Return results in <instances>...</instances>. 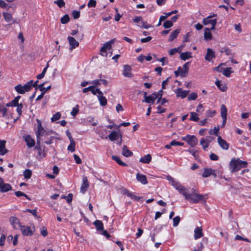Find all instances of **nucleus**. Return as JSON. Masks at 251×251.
I'll use <instances>...</instances> for the list:
<instances>
[{
	"label": "nucleus",
	"mask_w": 251,
	"mask_h": 251,
	"mask_svg": "<svg viewBox=\"0 0 251 251\" xmlns=\"http://www.w3.org/2000/svg\"><path fill=\"white\" fill-rule=\"evenodd\" d=\"M74 159H75V162L77 164H80V163H81V162H82L81 160L80 157L77 155H76L75 154H74Z\"/></svg>",
	"instance_id": "nucleus-60"
},
{
	"label": "nucleus",
	"mask_w": 251,
	"mask_h": 251,
	"mask_svg": "<svg viewBox=\"0 0 251 251\" xmlns=\"http://www.w3.org/2000/svg\"><path fill=\"white\" fill-rule=\"evenodd\" d=\"M227 108L224 104H222L221 107V115L222 118H226Z\"/></svg>",
	"instance_id": "nucleus-31"
},
{
	"label": "nucleus",
	"mask_w": 251,
	"mask_h": 251,
	"mask_svg": "<svg viewBox=\"0 0 251 251\" xmlns=\"http://www.w3.org/2000/svg\"><path fill=\"white\" fill-rule=\"evenodd\" d=\"M75 143L74 141H70V144L68 147V150L71 151V152H74L75 151Z\"/></svg>",
	"instance_id": "nucleus-41"
},
{
	"label": "nucleus",
	"mask_w": 251,
	"mask_h": 251,
	"mask_svg": "<svg viewBox=\"0 0 251 251\" xmlns=\"http://www.w3.org/2000/svg\"><path fill=\"white\" fill-rule=\"evenodd\" d=\"M203 235L202 232V228L201 227H197L195 228L194 230V238L197 240L201 237H202Z\"/></svg>",
	"instance_id": "nucleus-19"
},
{
	"label": "nucleus",
	"mask_w": 251,
	"mask_h": 251,
	"mask_svg": "<svg viewBox=\"0 0 251 251\" xmlns=\"http://www.w3.org/2000/svg\"><path fill=\"white\" fill-rule=\"evenodd\" d=\"M122 153L126 157L131 156L133 154V153L128 149L126 145H124L123 147Z\"/></svg>",
	"instance_id": "nucleus-25"
},
{
	"label": "nucleus",
	"mask_w": 251,
	"mask_h": 251,
	"mask_svg": "<svg viewBox=\"0 0 251 251\" xmlns=\"http://www.w3.org/2000/svg\"><path fill=\"white\" fill-rule=\"evenodd\" d=\"M44 84H45V83H43L38 85V88L39 89V90L41 91L42 92V93H44V94H45V93H46V91H47L48 90H49L50 89L51 86H49L47 88L44 87Z\"/></svg>",
	"instance_id": "nucleus-37"
},
{
	"label": "nucleus",
	"mask_w": 251,
	"mask_h": 251,
	"mask_svg": "<svg viewBox=\"0 0 251 251\" xmlns=\"http://www.w3.org/2000/svg\"><path fill=\"white\" fill-rule=\"evenodd\" d=\"M24 138L28 147L31 148L35 145L34 140L29 135L25 136Z\"/></svg>",
	"instance_id": "nucleus-24"
},
{
	"label": "nucleus",
	"mask_w": 251,
	"mask_h": 251,
	"mask_svg": "<svg viewBox=\"0 0 251 251\" xmlns=\"http://www.w3.org/2000/svg\"><path fill=\"white\" fill-rule=\"evenodd\" d=\"M0 189L1 192H6L12 189V187L8 183L4 182L2 179H0Z\"/></svg>",
	"instance_id": "nucleus-9"
},
{
	"label": "nucleus",
	"mask_w": 251,
	"mask_h": 251,
	"mask_svg": "<svg viewBox=\"0 0 251 251\" xmlns=\"http://www.w3.org/2000/svg\"><path fill=\"white\" fill-rule=\"evenodd\" d=\"M182 140L186 141L192 147H194L198 143V139L194 135H187L182 138Z\"/></svg>",
	"instance_id": "nucleus-8"
},
{
	"label": "nucleus",
	"mask_w": 251,
	"mask_h": 251,
	"mask_svg": "<svg viewBox=\"0 0 251 251\" xmlns=\"http://www.w3.org/2000/svg\"><path fill=\"white\" fill-rule=\"evenodd\" d=\"M20 98V96L16 97L13 100L11 101L12 104L13 106H16V105H18V101Z\"/></svg>",
	"instance_id": "nucleus-54"
},
{
	"label": "nucleus",
	"mask_w": 251,
	"mask_h": 251,
	"mask_svg": "<svg viewBox=\"0 0 251 251\" xmlns=\"http://www.w3.org/2000/svg\"><path fill=\"white\" fill-rule=\"evenodd\" d=\"M94 225L96 226L97 230H101L103 229V225L101 221L100 220H96L94 223Z\"/></svg>",
	"instance_id": "nucleus-34"
},
{
	"label": "nucleus",
	"mask_w": 251,
	"mask_h": 251,
	"mask_svg": "<svg viewBox=\"0 0 251 251\" xmlns=\"http://www.w3.org/2000/svg\"><path fill=\"white\" fill-rule=\"evenodd\" d=\"M16 106H17L16 111L20 116L22 113V108L23 107V105L22 103H20L19 104H18Z\"/></svg>",
	"instance_id": "nucleus-50"
},
{
	"label": "nucleus",
	"mask_w": 251,
	"mask_h": 251,
	"mask_svg": "<svg viewBox=\"0 0 251 251\" xmlns=\"http://www.w3.org/2000/svg\"><path fill=\"white\" fill-rule=\"evenodd\" d=\"M177 72H179L180 75L182 77L185 76L187 74L186 73V71H185V70H184L183 69L180 67H179L178 68Z\"/></svg>",
	"instance_id": "nucleus-48"
},
{
	"label": "nucleus",
	"mask_w": 251,
	"mask_h": 251,
	"mask_svg": "<svg viewBox=\"0 0 251 251\" xmlns=\"http://www.w3.org/2000/svg\"><path fill=\"white\" fill-rule=\"evenodd\" d=\"M68 40L70 44V50H72L74 49L77 47L79 45L78 41H76L75 37H68Z\"/></svg>",
	"instance_id": "nucleus-13"
},
{
	"label": "nucleus",
	"mask_w": 251,
	"mask_h": 251,
	"mask_svg": "<svg viewBox=\"0 0 251 251\" xmlns=\"http://www.w3.org/2000/svg\"><path fill=\"white\" fill-rule=\"evenodd\" d=\"M217 142L220 147L225 150H227L229 148V144L223 139L221 136H218Z\"/></svg>",
	"instance_id": "nucleus-11"
},
{
	"label": "nucleus",
	"mask_w": 251,
	"mask_h": 251,
	"mask_svg": "<svg viewBox=\"0 0 251 251\" xmlns=\"http://www.w3.org/2000/svg\"><path fill=\"white\" fill-rule=\"evenodd\" d=\"M178 32H172L169 36V38L168 41L169 42L173 41L175 39H176L178 36Z\"/></svg>",
	"instance_id": "nucleus-44"
},
{
	"label": "nucleus",
	"mask_w": 251,
	"mask_h": 251,
	"mask_svg": "<svg viewBox=\"0 0 251 251\" xmlns=\"http://www.w3.org/2000/svg\"><path fill=\"white\" fill-rule=\"evenodd\" d=\"M216 17V14H213L203 19L202 23L206 26V30H211L215 29L217 22Z\"/></svg>",
	"instance_id": "nucleus-4"
},
{
	"label": "nucleus",
	"mask_w": 251,
	"mask_h": 251,
	"mask_svg": "<svg viewBox=\"0 0 251 251\" xmlns=\"http://www.w3.org/2000/svg\"><path fill=\"white\" fill-rule=\"evenodd\" d=\"M200 144L202 146V149L205 150L209 146L208 141H206L204 138H202L200 141Z\"/></svg>",
	"instance_id": "nucleus-33"
},
{
	"label": "nucleus",
	"mask_w": 251,
	"mask_h": 251,
	"mask_svg": "<svg viewBox=\"0 0 251 251\" xmlns=\"http://www.w3.org/2000/svg\"><path fill=\"white\" fill-rule=\"evenodd\" d=\"M215 57L214 52L211 49L208 48L207 50V53L205 56V59L206 61H210L213 58Z\"/></svg>",
	"instance_id": "nucleus-20"
},
{
	"label": "nucleus",
	"mask_w": 251,
	"mask_h": 251,
	"mask_svg": "<svg viewBox=\"0 0 251 251\" xmlns=\"http://www.w3.org/2000/svg\"><path fill=\"white\" fill-rule=\"evenodd\" d=\"M138 25L141 26V28H144L145 29H148L151 27V25L148 24L147 22L143 21L142 18H141L140 24H139Z\"/></svg>",
	"instance_id": "nucleus-36"
},
{
	"label": "nucleus",
	"mask_w": 251,
	"mask_h": 251,
	"mask_svg": "<svg viewBox=\"0 0 251 251\" xmlns=\"http://www.w3.org/2000/svg\"><path fill=\"white\" fill-rule=\"evenodd\" d=\"M152 39L151 36H148L146 38H142L141 39V42L143 43H147L150 42Z\"/></svg>",
	"instance_id": "nucleus-61"
},
{
	"label": "nucleus",
	"mask_w": 251,
	"mask_h": 251,
	"mask_svg": "<svg viewBox=\"0 0 251 251\" xmlns=\"http://www.w3.org/2000/svg\"><path fill=\"white\" fill-rule=\"evenodd\" d=\"M215 85L222 92H226L227 89L226 84L225 83H221V82L218 79L216 80L215 82Z\"/></svg>",
	"instance_id": "nucleus-21"
},
{
	"label": "nucleus",
	"mask_w": 251,
	"mask_h": 251,
	"mask_svg": "<svg viewBox=\"0 0 251 251\" xmlns=\"http://www.w3.org/2000/svg\"><path fill=\"white\" fill-rule=\"evenodd\" d=\"M192 190V193H189V190L187 189L184 193L183 196L186 200L194 203H197L200 201L204 200V196L203 195L198 194L196 190L193 189Z\"/></svg>",
	"instance_id": "nucleus-2"
},
{
	"label": "nucleus",
	"mask_w": 251,
	"mask_h": 251,
	"mask_svg": "<svg viewBox=\"0 0 251 251\" xmlns=\"http://www.w3.org/2000/svg\"><path fill=\"white\" fill-rule=\"evenodd\" d=\"M204 38L206 40H210L212 39V35L211 32H204Z\"/></svg>",
	"instance_id": "nucleus-55"
},
{
	"label": "nucleus",
	"mask_w": 251,
	"mask_h": 251,
	"mask_svg": "<svg viewBox=\"0 0 251 251\" xmlns=\"http://www.w3.org/2000/svg\"><path fill=\"white\" fill-rule=\"evenodd\" d=\"M198 97V95L195 92L192 93L188 97V100H195L197 99Z\"/></svg>",
	"instance_id": "nucleus-47"
},
{
	"label": "nucleus",
	"mask_w": 251,
	"mask_h": 251,
	"mask_svg": "<svg viewBox=\"0 0 251 251\" xmlns=\"http://www.w3.org/2000/svg\"><path fill=\"white\" fill-rule=\"evenodd\" d=\"M180 58L183 60H186L192 57V53L189 51L182 52L180 55Z\"/></svg>",
	"instance_id": "nucleus-26"
},
{
	"label": "nucleus",
	"mask_w": 251,
	"mask_h": 251,
	"mask_svg": "<svg viewBox=\"0 0 251 251\" xmlns=\"http://www.w3.org/2000/svg\"><path fill=\"white\" fill-rule=\"evenodd\" d=\"M122 134L120 132L112 131L108 135L109 139L111 141L117 140L119 138H121Z\"/></svg>",
	"instance_id": "nucleus-17"
},
{
	"label": "nucleus",
	"mask_w": 251,
	"mask_h": 251,
	"mask_svg": "<svg viewBox=\"0 0 251 251\" xmlns=\"http://www.w3.org/2000/svg\"><path fill=\"white\" fill-rule=\"evenodd\" d=\"M114 41L115 40L113 39L103 44L100 50V53L102 56L104 57L107 56V51L110 50L112 45L114 43Z\"/></svg>",
	"instance_id": "nucleus-6"
},
{
	"label": "nucleus",
	"mask_w": 251,
	"mask_h": 251,
	"mask_svg": "<svg viewBox=\"0 0 251 251\" xmlns=\"http://www.w3.org/2000/svg\"><path fill=\"white\" fill-rule=\"evenodd\" d=\"M94 89L95 88H93L91 90V91L93 95H96L97 94H98V95H100L102 94V92L99 89H96V90Z\"/></svg>",
	"instance_id": "nucleus-53"
},
{
	"label": "nucleus",
	"mask_w": 251,
	"mask_h": 251,
	"mask_svg": "<svg viewBox=\"0 0 251 251\" xmlns=\"http://www.w3.org/2000/svg\"><path fill=\"white\" fill-rule=\"evenodd\" d=\"M41 234L44 236L46 237L48 234L47 228L45 227H42L41 230Z\"/></svg>",
	"instance_id": "nucleus-62"
},
{
	"label": "nucleus",
	"mask_w": 251,
	"mask_h": 251,
	"mask_svg": "<svg viewBox=\"0 0 251 251\" xmlns=\"http://www.w3.org/2000/svg\"><path fill=\"white\" fill-rule=\"evenodd\" d=\"M136 179L138 181L140 182L144 185L147 184L148 183L147 177L145 175L138 173L136 175Z\"/></svg>",
	"instance_id": "nucleus-23"
},
{
	"label": "nucleus",
	"mask_w": 251,
	"mask_h": 251,
	"mask_svg": "<svg viewBox=\"0 0 251 251\" xmlns=\"http://www.w3.org/2000/svg\"><path fill=\"white\" fill-rule=\"evenodd\" d=\"M72 15L75 19H78L80 16V12L74 10L72 12Z\"/></svg>",
	"instance_id": "nucleus-56"
},
{
	"label": "nucleus",
	"mask_w": 251,
	"mask_h": 251,
	"mask_svg": "<svg viewBox=\"0 0 251 251\" xmlns=\"http://www.w3.org/2000/svg\"><path fill=\"white\" fill-rule=\"evenodd\" d=\"M3 16L4 17V20L6 22L10 23L13 21L12 15L8 12H3Z\"/></svg>",
	"instance_id": "nucleus-29"
},
{
	"label": "nucleus",
	"mask_w": 251,
	"mask_h": 251,
	"mask_svg": "<svg viewBox=\"0 0 251 251\" xmlns=\"http://www.w3.org/2000/svg\"><path fill=\"white\" fill-rule=\"evenodd\" d=\"M219 129H220L219 126H218L217 127H215L213 129H211L209 130V133L210 135L214 134L218 137L220 136L219 135Z\"/></svg>",
	"instance_id": "nucleus-35"
},
{
	"label": "nucleus",
	"mask_w": 251,
	"mask_h": 251,
	"mask_svg": "<svg viewBox=\"0 0 251 251\" xmlns=\"http://www.w3.org/2000/svg\"><path fill=\"white\" fill-rule=\"evenodd\" d=\"M210 158L212 160L217 161L218 160L219 157L215 153H212L210 155Z\"/></svg>",
	"instance_id": "nucleus-63"
},
{
	"label": "nucleus",
	"mask_w": 251,
	"mask_h": 251,
	"mask_svg": "<svg viewBox=\"0 0 251 251\" xmlns=\"http://www.w3.org/2000/svg\"><path fill=\"white\" fill-rule=\"evenodd\" d=\"M9 221L13 227L15 229L21 228V227L22 226L19 220L16 217H11Z\"/></svg>",
	"instance_id": "nucleus-10"
},
{
	"label": "nucleus",
	"mask_w": 251,
	"mask_h": 251,
	"mask_svg": "<svg viewBox=\"0 0 251 251\" xmlns=\"http://www.w3.org/2000/svg\"><path fill=\"white\" fill-rule=\"evenodd\" d=\"M7 109L3 105H0V113L1 114L2 117L7 116Z\"/></svg>",
	"instance_id": "nucleus-42"
},
{
	"label": "nucleus",
	"mask_w": 251,
	"mask_h": 251,
	"mask_svg": "<svg viewBox=\"0 0 251 251\" xmlns=\"http://www.w3.org/2000/svg\"><path fill=\"white\" fill-rule=\"evenodd\" d=\"M33 80H30L24 86L21 84H18L16 86L15 89L19 94H24L26 92H29L32 87Z\"/></svg>",
	"instance_id": "nucleus-5"
},
{
	"label": "nucleus",
	"mask_w": 251,
	"mask_h": 251,
	"mask_svg": "<svg viewBox=\"0 0 251 251\" xmlns=\"http://www.w3.org/2000/svg\"><path fill=\"white\" fill-rule=\"evenodd\" d=\"M173 220V226H176L178 225V224L180 221V218L179 216H176V217H175Z\"/></svg>",
	"instance_id": "nucleus-51"
},
{
	"label": "nucleus",
	"mask_w": 251,
	"mask_h": 251,
	"mask_svg": "<svg viewBox=\"0 0 251 251\" xmlns=\"http://www.w3.org/2000/svg\"><path fill=\"white\" fill-rule=\"evenodd\" d=\"M21 230L23 235L31 236L34 233L35 228L34 225H31L29 226H23L21 227Z\"/></svg>",
	"instance_id": "nucleus-7"
},
{
	"label": "nucleus",
	"mask_w": 251,
	"mask_h": 251,
	"mask_svg": "<svg viewBox=\"0 0 251 251\" xmlns=\"http://www.w3.org/2000/svg\"><path fill=\"white\" fill-rule=\"evenodd\" d=\"M151 159V156L150 154H147L140 159V161L143 163H149Z\"/></svg>",
	"instance_id": "nucleus-28"
},
{
	"label": "nucleus",
	"mask_w": 251,
	"mask_h": 251,
	"mask_svg": "<svg viewBox=\"0 0 251 251\" xmlns=\"http://www.w3.org/2000/svg\"><path fill=\"white\" fill-rule=\"evenodd\" d=\"M96 1L95 0H89L88 3V6L89 7H94L96 6Z\"/></svg>",
	"instance_id": "nucleus-57"
},
{
	"label": "nucleus",
	"mask_w": 251,
	"mask_h": 251,
	"mask_svg": "<svg viewBox=\"0 0 251 251\" xmlns=\"http://www.w3.org/2000/svg\"><path fill=\"white\" fill-rule=\"evenodd\" d=\"M61 114L59 112H57L55 114H54L52 117L51 118V121L52 122L55 121L60 118Z\"/></svg>",
	"instance_id": "nucleus-49"
},
{
	"label": "nucleus",
	"mask_w": 251,
	"mask_h": 251,
	"mask_svg": "<svg viewBox=\"0 0 251 251\" xmlns=\"http://www.w3.org/2000/svg\"><path fill=\"white\" fill-rule=\"evenodd\" d=\"M175 93L177 97H181L182 99H184L187 96L189 91L182 90L181 88H177L175 90Z\"/></svg>",
	"instance_id": "nucleus-18"
},
{
	"label": "nucleus",
	"mask_w": 251,
	"mask_h": 251,
	"mask_svg": "<svg viewBox=\"0 0 251 251\" xmlns=\"http://www.w3.org/2000/svg\"><path fill=\"white\" fill-rule=\"evenodd\" d=\"M225 65L224 63L221 64L220 65H219L217 67L215 68L214 70L217 71H218V72H221V73H223V70L225 68H222V65Z\"/></svg>",
	"instance_id": "nucleus-59"
},
{
	"label": "nucleus",
	"mask_w": 251,
	"mask_h": 251,
	"mask_svg": "<svg viewBox=\"0 0 251 251\" xmlns=\"http://www.w3.org/2000/svg\"><path fill=\"white\" fill-rule=\"evenodd\" d=\"M112 159L114 160H115V161H116L117 163H118L119 165H120L121 166H127V165L125 163L123 162V161H122L121 160L120 157H119L118 156H113Z\"/></svg>",
	"instance_id": "nucleus-38"
},
{
	"label": "nucleus",
	"mask_w": 251,
	"mask_h": 251,
	"mask_svg": "<svg viewBox=\"0 0 251 251\" xmlns=\"http://www.w3.org/2000/svg\"><path fill=\"white\" fill-rule=\"evenodd\" d=\"M31 175H32V172L29 169H26L24 172V176L25 178L26 179H29L31 176Z\"/></svg>",
	"instance_id": "nucleus-39"
},
{
	"label": "nucleus",
	"mask_w": 251,
	"mask_h": 251,
	"mask_svg": "<svg viewBox=\"0 0 251 251\" xmlns=\"http://www.w3.org/2000/svg\"><path fill=\"white\" fill-rule=\"evenodd\" d=\"M6 141L5 140H0V154L3 155L6 154L8 151L5 148Z\"/></svg>",
	"instance_id": "nucleus-22"
},
{
	"label": "nucleus",
	"mask_w": 251,
	"mask_h": 251,
	"mask_svg": "<svg viewBox=\"0 0 251 251\" xmlns=\"http://www.w3.org/2000/svg\"><path fill=\"white\" fill-rule=\"evenodd\" d=\"M211 175L214 176V177L217 176V175L215 173V170L211 168H204L202 174V176L203 177H207Z\"/></svg>",
	"instance_id": "nucleus-12"
},
{
	"label": "nucleus",
	"mask_w": 251,
	"mask_h": 251,
	"mask_svg": "<svg viewBox=\"0 0 251 251\" xmlns=\"http://www.w3.org/2000/svg\"><path fill=\"white\" fill-rule=\"evenodd\" d=\"M98 98L101 106H105L107 103V100L105 97L103 96V94L98 95Z\"/></svg>",
	"instance_id": "nucleus-27"
},
{
	"label": "nucleus",
	"mask_w": 251,
	"mask_h": 251,
	"mask_svg": "<svg viewBox=\"0 0 251 251\" xmlns=\"http://www.w3.org/2000/svg\"><path fill=\"white\" fill-rule=\"evenodd\" d=\"M172 185L178 191V192L183 195L184 193L186 192L187 189L185 187L181 185L179 182L176 181Z\"/></svg>",
	"instance_id": "nucleus-16"
},
{
	"label": "nucleus",
	"mask_w": 251,
	"mask_h": 251,
	"mask_svg": "<svg viewBox=\"0 0 251 251\" xmlns=\"http://www.w3.org/2000/svg\"><path fill=\"white\" fill-rule=\"evenodd\" d=\"M183 46H180L176 48L172 49L169 50V53L170 55H173L176 52H180L182 50Z\"/></svg>",
	"instance_id": "nucleus-30"
},
{
	"label": "nucleus",
	"mask_w": 251,
	"mask_h": 251,
	"mask_svg": "<svg viewBox=\"0 0 251 251\" xmlns=\"http://www.w3.org/2000/svg\"><path fill=\"white\" fill-rule=\"evenodd\" d=\"M78 106L77 105L75 107H74L72 109V111L71 113V115L74 117L76 115L78 112Z\"/></svg>",
	"instance_id": "nucleus-52"
},
{
	"label": "nucleus",
	"mask_w": 251,
	"mask_h": 251,
	"mask_svg": "<svg viewBox=\"0 0 251 251\" xmlns=\"http://www.w3.org/2000/svg\"><path fill=\"white\" fill-rule=\"evenodd\" d=\"M191 117L190 118V121L197 122L199 120L198 114L195 112H190Z\"/></svg>",
	"instance_id": "nucleus-40"
},
{
	"label": "nucleus",
	"mask_w": 251,
	"mask_h": 251,
	"mask_svg": "<svg viewBox=\"0 0 251 251\" xmlns=\"http://www.w3.org/2000/svg\"><path fill=\"white\" fill-rule=\"evenodd\" d=\"M69 17L68 15H65L61 19V22L62 24H64L67 23L69 21Z\"/></svg>",
	"instance_id": "nucleus-45"
},
{
	"label": "nucleus",
	"mask_w": 251,
	"mask_h": 251,
	"mask_svg": "<svg viewBox=\"0 0 251 251\" xmlns=\"http://www.w3.org/2000/svg\"><path fill=\"white\" fill-rule=\"evenodd\" d=\"M54 3L57 4L59 7H62L65 5V2L63 0H57L55 1Z\"/></svg>",
	"instance_id": "nucleus-58"
},
{
	"label": "nucleus",
	"mask_w": 251,
	"mask_h": 251,
	"mask_svg": "<svg viewBox=\"0 0 251 251\" xmlns=\"http://www.w3.org/2000/svg\"><path fill=\"white\" fill-rule=\"evenodd\" d=\"M233 73L231 67L226 68L223 70V75L226 77H229L231 73Z\"/></svg>",
	"instance_id": "nucleus-32"
},
{
	"label": "nucleus",
	"mask_w": 251,
	"mask_h": 251,
	"mask_svg": "<svg viewBox=\"0 0 251 251\" xmlns=\"http://www.w3.org/2000/svg\"><path fill=\"white\" fill-rule=\"evenodd\" d=\"M131 68L128 65H125L124 66V70L123 74L125 77H131L133 76V75L131 73Z\"/></svg>",
	"instance_id": "nucleus-14"
},
{
	"label": "nucleus",
	"mask_w": 251,
	"mask_h": 251,
	"mask_svg": "<svg viewBox=\"0 0 251 251\" xmlns=\"http://www.w3.org/2000/svg\"><path fill=\"white\" fill-rule=\"evenodd\" d=\"M247 166V162L235 158H233L231 160L229 164V170L232 173L237 172L241 168H245Z\"/></svg>",
	"instance_id": "nucleus-3"
},
{
	"label": "nucleus",
	"mask_w": 251,
	"mask_h": 251,
	"mask_svg": "<svg viewBox=\"0 0 251 251\" xmlns=\"http://www.w3.org/2000/svg\"><path fill=\"white\" fill-rule=\"evenodd\" d=\"M89 187V182L86 176L83 177L82 183L80 187V192L82 193H84L87 191Z\"/></svg>",
	"instance_id": "nucleus-15"
},
{
	"label": "nucleus",
	"mask_w": 251,
	"mask_h": 251,
	"mask_svg": "<svg viewBox=\"0 0 251 251\" xmlns=\"http://www.w3.org/2000/svg\"><path fill=\"white\" fill-rule=\"evenodd\" d=\"M36 121L37 123L38 129L36 131V135L37 137V143L39 145L41 142L43 141V137L50 136L53 132L52 130H46L42 126L41 121L38 119H37Z\"/></svg>",
	"instance_id": "nucleus-1"
},
{
	"label": "nucleus",
	"mask_w": 251,
	"mask_h": 251,
	"mask_svg": "<svg viewBox=\"0 0 251 251\" xmlns=\"http://www.w3.org/2000/svg\"><path fill=\"white\" fill-rule=\"evenodd\" d=\"M173 25V21H170V20H168L164 23L163 26L165 28H168L172 26Z\"/></svg>",
	"instance_id": "nucleus-46"
},
{
	"label": "nucleus",
	"mask_w": 251,
	"mask_h": 251,
	"mask_svg": "<svg viewBox=\"0 0 251 251\" xmlns=\"http://www.w3.org/2000/svg\"><path fill=\"white\" fill-rule=\"evenodd\" d=\"M221 52L225 53V54L227 55H230L231 54V50L228 48H224L221 50Z\"/></svg>",
	"instance_id": "nucleus-64"
},
{
	"label": "nucleus",
	"mask_w": 251,
	"mask_h": 251,
	"mask_svg": "<svg viewBox=\"0 0 251 251\" xmlns=\"http://www.w3.org/2000/svg\"><path fill=\"white\" fill-rule=\"evenodd\" d=\"M143 102H146L148 103H154L155 100H154L153 98L151 96H149L148 98L146 100H144L142 101Z\"/></svg>",
	"instance_id": "nucleus-43"
}]
</instances>
